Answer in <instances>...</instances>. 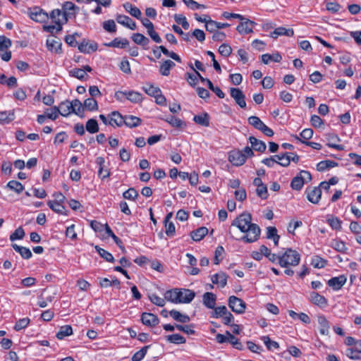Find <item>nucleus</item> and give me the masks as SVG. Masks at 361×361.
<instances>
[{
  "instance_id": "nucleus-18",
  "label": "nucleus",
  "mask_w": 361,
  "mask_h": 361,
  "mask_svg": "<svg viewBox=\"0 0 361 361\" xmlns=\"http://www.w3.org/2000/svg\"><path fill=\"white\" fill-rule=\"evenodd\" d=\"M98 47L97 43L95 42H89L86 40H83L79 45L78 49L80 52L85 54H90L91 52L95 51L97 49Z\"/></svg>"
},
{
  "instance_id": "nucleus-26",
  "label": "nucleus",
  "mask_w": 361,
  "mask_h": 361,
  "mask_svg": "<svg viewBox=\"0 0 361 361\" xmlns=\"http://www.w3.org/2000/svg\"><path fill=\"white\" fill-rule=\"evenodd\" d=\"M124 124L128 128H135L140 126L142 123V120L135 116L126 115L124 116Z\"/></svg>"
},
{
  "instance_id": "nucleus-48",
  "label": "nucleus",
  "mask_w": 361,
  "mask_h": 361,
  "mask_svg": "<svg viewBox=\"0 0 361 361\" xmlns=\"http://www.w3.org/2000/svg\"><path fill=\"white\" fill-rule=\"evenodd\" d=\"M149 345H146L142 348L140 350L136 352L132 357V361H141L147 353Z\"/></svg>"
},
{
  "instance_id": "nucleus-16",
  "label": "nucleus",
  "mask_w": 361,
  "mask_h": 361,
  "mask_svg": "<svg viewBox=\"0 0 361 361\" xmlns=\"http://www.w3.org/2000/svg\"><path fill=\"white\" fill-rule=\"evenodd\" d=\"M307 197L310 202L314 204L318 203L321 198L322 191L319 188H308L306 190Z\"/></svg>"
},
{
  "instance_id": "nucleus-15",
  "label": "nucleus",
  "mask_w": 361,
  "mask_h": 361,
  "mask_svg": "<svg viewBox=\"0 0 361 361\" xmlns=\"http://www.w3.org/2000/svg\"><path fill=\"white\" fill-rule=\"evenodd\" d=\"M141 321L144 325L154 326L159 324V318L152 313L144 312L141 316Z\"/></svg>"
},
{
  "instance_id": "nucleus-2",
  "label": "nucleus",
  "mask_w": 361,
  "mask_h": 361,
  "mask_svg": "<svg viewBox=\"0 0 361 361\" xmlns=\"http://www.w3.org/2000/svg\"><path fill=\"white\" fill-rule=\"evenodd\" d=\"M300 261V254L292 249H287L281 255L279 264L281 267H295Z\"/></svg>"
},
{
  "instance_id": "nucleus-30",
  "label": "nucleus",
  "mask_w": 361,
  "mask_h": 361,
  "mask_svg": "<svg viewBox=\"0 0 361 361\" xmlns=\"http://www.w3.org/2000/svg\"><path fill=\"white\" fill-rule=\"evenodd\" d=\"M262 62L264 64H268L270 61H274L279 63L281 61L282 57L278 53H274L273 54H264L261 56Z\"/></svg>"
},
{
  "instance_id": "nucleus-6",
  "label": "nucleus",
  "mask_w": 361,
  "mask_h": 361,
  "mask_svg": "<svg viewBox=\"0 0 361 361\" xmlns=\"http://www.w3.org/2000/svg\"><path fill=\"white\" fill-rule=\"evenodd\" d=\"M30 18L36 22L44 23L49 19L47 12L39 7H35L29 12Z\"/></svg>"
},
{
  "instance_id": "nucleus-53",
  "label": "nucleus",
  "mask_w": 361,
  "mask_h": 361,
  "mask_svg": "<svg viewBox=\"0 0 361 361\" xmlns=\"http://www.w3.org/2000/svg\"><path fill=\"white\" fill-rule=\"evenodd\" d=\"M30 319L28 317H25L20 319L15 324L14 329L16 331H20L25 328H26L30 324Z\"/></svg>"
},
{
  "instance_id": "nucleus-63",
  "label": "nucleus",
  "mask_w": 361,
  "mask_h": 361,
  "mask_svg": "<svg viewBox=\"0 0 361 361\" xmlns=\"http://www.w3.org/2000/svg\"><path fill=\"white\" fill-rule=\"evenodd\" d=\"M304 184V181L298 175L292 180L290 185L293 190H299L303 187Z\"/></svg>"
},
{
  "instance_id": "nucleus-21",
  "label": "nucleus",
  "mask_w": 361,
  "mask_h": 361,
  "mask_svg": "<svg viewBox=\"0 0 361 361\" xmlns=\"http://www.w3.org/2000/svg\"><path fill=\"white\" fill-rule=\"evenodd\" d=\"M319 325V333L322 335H328L329 332V323L324 315H319L317 317Z\"/></svg>"
},
{
  "instance_id": "nucleus-31",
  "label": "nucleus",
  "mask_w": 361,
  "mask_h": 361,
  "mask_svg": "<svg viewBox=\"0 0 361 361\" xmlns=\"http://www.w3.org/2000/svg\"><path fill=\"white\" fill-rule=\"evenodd\" d=\"M72 104L70 101H65L61 102L58 109L59 114L63 116H67L73 113Z\"/></svg>"
},
{
  "instance_id": "nucleus-24",
  "label": "nucleus",
  "mask_w": 361,
  "mask_h": 361,
  "mask_svg": "<svg viewBox=\"0 0 361 361\" xmlns=\"http://www.w3.org/2000/svg\"><path fill=\"white\" fill-rule=\"evenodd\" d=\"M123 6L126 11L130 13L132 16L136 18L137 19H140L142 13L137 7L133 6L129 2L123 4Z\"/></svg>"
},
{
  "instance_id": "nucleus-13",
  "label": "nucleus",
  "mask_w": 361,
  "mask_h": 361,
  "mask_svg": "<svg viewBox=\"0 0 361 361\" xmlns=\"http://www.w3.org/2000/svg\"><path fill=\"white\" fill-rule=\"evenodd\" d=\"M179 288H173V289H171V290H169L167 291H166V293H164V297H165V299L167 300V301H169L172 303H175V304H180V303H185V302L188 301L187 300H179L178 298V293H179Z\"/></svg>"
},
{
  "instance_id": "nucleus-39",
  "label": "nucleus",
  "mask_w": 361,
  "mask_h": 361,
  "mask_svg": "<svg viewBox=\"0 0 361 361\" xmlns=\"http://www.w3.org/2000/svg\"><path fill=\"white\" fill-rule=\"evenodd\" d=\"M133 41L140 45L146 46L149 44V40L145 35L140 33H135L132 36Z\"/></svg>"
},
{
  "instance_id": "nucleus-60",
  "label": "nucleus",
  "mask_w": 361,
  "mask_h": 361,
  "mask_svg": "<svg viewBox=\"0 0 361 361\" xmlns=\"http://www.w3.org/2000/svg\"><path fill=\"white\" fill-rule=\"evenodd\" d=\"M128 44V41L126 39H120L118 38H115L113 41L109 42L107 46L112 47H124Z\"/></svg>"
},
{
  "instance_id": "nucleus-11",
  "label": "nucleus",
  "mask_w": 361,
  "mask_h": 361,
  "mask_svg": "<svg viewBox=\"0 0 361 361\" xmlns=\"http://www.w3.org/2000/svg\"><path fill=\"white\" fill-rule=\"evenodd\" d=\"M347 278L344 275L333 277L327 281V284L334 290H338L345 285Z\"/></svg>"
},
{
  "instance_id": "nucleus-44",
  "label": "nucleus",
  "mask_w": 361,
  "mask_h": 361,
  "mask_svg": "<svg viewBox=\"0 0 361 361\" xmlns=\"http://www.w3.org/2000/svg\"><path fill=\"white\" fill-rule=\"evenodd\" d=\"M337 164L333 161L327 160V161H322L319 162L317 165V169L319 171H324L327 169L333 168L336 166Z\"/></svg>"
},
{
  "instance_id": "nucleus-51",
  "label": "nucleus",
  "mask_w": 361,
  "mask_h": 361,
  "mask_svg": "<svg viewBox=\"0 0 361 361\" xmlns=\"http://www.w3.org/2000/svg\"><path fill=\"white\" fill-rule=\"evenodd\" d=\"M84 107L89 111H94L98 109L97 101L94 98H87L84 102Z\"/></svg>"
},
{
  "instance_id": "nucleus-42",
  "label": "nucleus",
  "mask_w": 361,
  "mask_h": 361,
  "mask_svg": "<svg viewBox=\"0 0 361 361\" xmlns=\"http://www.w3.org/2000/svg\"><path fill=\"white\" fill-rule=\"evenodd\" d=\"M166 340L169 342L175 344H183L185 343L186 341L185 338L178 334L169 335L166 337Z\"/></svg>"
},
{
  "instance_id": "nucleus-41",
  "label": "nucleus",
  "mask_w": 361,
  "mask_h": 361,
  "mask_svg": "<svg viewBox=\"0 0 361 361\" xmlns=\"http://www.w3.org/2000/svg\"><path fill=\"white\" fill-rule=\"evenodd\" d=\"M261 340L263 341L266 347L269 350H273L274 349H279V345L277 342L271 341L270 338L267 336H264L261 338Z\"/></svg>"
},
{
  "instance_id": "nucleus-49",
  "label": "nucleus",
  "mask_w": 361,
  "mask_h": 361,
  "mask_svg": "<svg viewBox=\"0 0 361 361\" xmlns=\"http://www.w3.org/2000/svg\"><path fill=\"white\" fill-rule=\"evenodd\" d=\"M149 299L153 304L159 307H164L166 304V300L165 299V297L162 298L154 293L150 294L149 295Z\"/></svg>"
},
{
  "instance_id": "nucleus-14",
  "label": "nucleus",
  "mask_w": 361,
  "mask_h": 361,
  "mask_svg": "<svg viewBox=\"0 0 361 361\" xmlns=\"http://www.w3.org/2000/svg\"><path fill=\"white\" fill-rule=\"evenodd\" d=\"M109 125L114 127H120L124 124V116L118 111H113L109 115Z\"/></svg>"
},
{
  "instance_id": "nucleus-38",
  "label": "nucleus",
  "mask_w": 361,
  "mask_h": 361,
  "mask_svg": "<svg viewBox=\"0 0 361 361\" xmlns=\"http://www.w3.org/2000/svg\"><path fill=\"white\" fill-rule=\"evenodd\" d=\"M73 334L72 327L70 325H65L60 328L56 334V337L59 339H63Z\"/></svg>"
},
{
  "instance_id": "nucleus-29",
  "label": "nucleus",
  "mask_w": 361,
  "mask_h": 361,
  "mask_svg": "<svg viewBox=\"0 0 361 361\" xmlns=\"http://www.w3.org/2000/svg\"><path fill=\"white\" fill-rule=\"evenodd\" d=\"M176 66L174 62L171 60H166L160 65L159 72L164 76H168L170 74V71Z\"/></svg>"
},
{
  "instance_id": "nucleus-9",
  "label": "nucleus",
  "mask_w": 361,
  "mask_h": 361,
  "mask_svg": "<svg viewBox=\"0 0 361 361\" xmlns=\"http://www.w3.org/2000/svg\"><path fill=\"white\" fill-rule=\"evenodd\" d=\"M228 161L235 166H240L245 164V156L240 150H232L228 154Z\"/></svg>"
},
{
  "instance_id": "nucleus-61",
  "label": "nucleus",
  "mask_w": 361,
  "mask_h": 361,
  "mask_svg": "<svg viewBox=\"0 0 361 361\" xmlns=\"http://www.w3.org/2000/svg\"><path fill=\"white\" fill-rule=\"evenodd\" d=\"M25 236V231L22 227H18L16 231L10 235V240L14 241L16 240H21Z\"/></svg>"
},
{
  "instance_id": "nucleus-58",
  "label": "nucleus",
  "mask_w": 361,
  "mask_h": 361,
  "mask_svg": "<svg viewBox=\"0 0 361 361\" xmlns=\"http://www.w3.org/2000/svg\"><path fill=\"white\" fill-rule=\"evenodd\" d=\"M184 4L190 9L195 11L201 8H205V6L200 4L194 0H183Z\"/></svg>"
},
{
  "instance_id": "nucleus-8",
  "label": "nucleus",
  "mask_w": 361,
  "mask_h": 361,
  "mask_svg": "<svg viewBox=\"0 0 361 361\" xmlns=\"http://www.w3.org/2000/svg\"><path fill=\"white\" fill-rule=\"evenodd\" d=\"M240 23L237 26L236 30L240 35H247L253 32V27L255 23L245 18L244 20H240Z\"/></svg>"
},
{
  "instance_id": "nucleus-57",
  "label": "nucleus",
  "mask_w": 361,
  "mask_h": 361,
  "mask_svg": "<svg viewBox=\"0 0 361 361\" xmlns=\"http://www.w3.org/2000/svg\"><path fill=\"white\" fill-rule=\"evenodd\" d=\"M327 222L334 230H340L341 228V221L337 217L331 216L328 218Z\"/></svg>"
},
{
  "instance_id": "nucleus-33",
  "label": "nucleus",
  "mask_w": 361,
  "mask_h": 361,
  "mask_svg": "<svg viewBox=\"0 0 361 361\" xmlns=\"http://www.w3.org/2000/svg\"><path fill=\"white\" fill-rule=\"evenodd\" d=\"M12 247L24 259H30L32 255L30 250L28 247L20 246L17 244H13Z\"/></svg>"
},
{
  "instance_id": "nucleus-47",
  "label": "nucleus",
  "mask_w": 361,
  "mask_h": 361,
  "mask_svg": "<svg viewBox=\"0 0 361 361\" xmlns=\"http://www.w3.org/2000/svg\"><path fill=\"white\" fill-rule=\"evenodd\" d=\"M95 250L97 251L98 254L105 260L107 262H113L114 260V258L113 255L109 252L108 251L105 250L104 249H102L99 247V246H95Z\"/></svg>"
},
{
  "instance_id": "nucleus-10",
  "label": "nucleus",
  "mask_w": 361,
  "mask_h": 361,
  "mask_svg": "<svg viewBox=\"0 0 361 361\" xmlns=\"http://www.w3.org/2000/svg\"><path fill=\"white\" fill-rule=\"evenodd\" d=\"M230 93L231 97L240 107H246L245 96L240 89L232 87L230 90Z\"/></svg>"
},
{
  "instance_id": "nucleus-50",
  "label": "nucleus",
  "mask_w": 361,
  "mask_h": 361,
  "mask_svg": "<svg viewBox=\"0 0 361 361\" xmlns=\"http://www.w3.org/2000/svg\"><path fill=\"white\" fill-rule=\"evenodd\" d=\"M7 187L11 190L15 191L16 193L19 194L23 190V185L17 180H11L8 183Z\"/></svg>"
},
{
  "instance_id": "nucleus-36",
  "label": "nucleus",
  "mask_w": 361,
  "mask_h": 361,
  "mask_svg": "<svg viewBox=\"0 0 361 361\" xmlns=\"http://www.w3.org/2000/svg\"><path fill=\"white\" fill-rule=\"evenodd\" d=\"M15 118L14 112L12 111H1L0 112V123L8 124Z\"/></svg>"
},
{
  "instance_id": "nucleus-23",
  "label": "nucleus",
  "mask_w": 361,
  "mask_h": 361,
  "mask_svg": "<svg viewBox=\"0 0 361 361\" xmlns=\"http://www.w3.org/2000/svg\"><path fill=\"white\" fill-rule=\"evenodd\" d=\"M178 299L183 300H187L185 303L190 302L195 298V293L194 291L189 289L179 288Z\"/></svg>"
},
{
  "instance_id": "nucleus-7",
  "label": "nucleus",
  "mask_w": 361,
  "mask_h": 361,
  "mask_svg": "<svg viewBox=\"0 0 361 361\" xmlns=\"http://www.w3.org/2000/svg\"><path fill=\"white\" fill-rule=\"evenodd\" d=\"M49 18L51 19L53 23L59 24L61 25L66 23L68 21L66 13H63V11L60 9L53 10L49 16Z\"/></svg>"
},
{
  "instance_id": "nucleus-55",
  "label": "nucleus",
  "mask_w": 361,
  "mask_h": 361,
  "mask_svg": "<svg viewBox=\"0 0 361 361\" xmlns=\"http://www.w3.org/2000/svg\"><path fill=\"white\" fill-rule=\"evenodd\" d=\"M276 159L278 161L277 164L282 166H288L290 162V158L288 156V152L283 154L281 155H276Z\"/></svg>"
},
{
  "instance_id": "nucleus-25",
  "label": "nucleus",
  "mask_w": 361,
  "mask_h": 361,
  "mask_svg": "<svg viewBox=\"0 0 361 361\" xmlns=\"http://www.w3.org/2000/svg\"><path fill=\"white\" fill-rule=\"evenodd\" d=\"M172 213L170 212L166 214L164 219L165 228H166V234L168 236H172L175 233V226L173 222L170 221L172 218Z\"/></svg>"
},
{
  "instance_id": "nucleus-12",
  "label": "nucleus",
  "mask_w": 361,
  "mask_h": 361,
  "mask_svg": "<svg viewBox=\"0 0 361 361\" xmlns=\"http://www.w3.org/2000/svg\"><path fill=\"white\" fill-rule=\"evenodd\" d=\"M309 300L312 304L322 308L326 307L328 305L327 299L317 292H312L310 293Z\"/></svg>"
},
{
  "instance_id": "nucleus-64",
  "label": "nucleus",
  "mask_w": 361,
  "mask_h": 361,
  "mask_svg": "<svg viewBox=\"0 0 361 361\" xmlns=\"http://www.w3.org/2000/svg\"><path fill=\"white\" fill-rule=\"evenodd\" d=\"M123 196L125 199L135 200L138 196V193L135 189L131 188L125 191Z\"/></svg>"
},
{
  "instance_id": "nucleus-1",
  "label": "nucleus",
  "mask_w": 361,
  "mask_h": 361,
  "mask_svg": "<svg viewBox=\"0 0 361 361\" xmlns=\"http://www.w3.org/2000/svg\"><path fill=\"white\" fill-rule=\"evenodd\" d=\"M251 221V214L244 212L236 217L231 223V226L237 227L241 232L245 233L241 238V240L249 243L257 241L261 233L259 226L256 224H252Z\"/></svg>"
},
{
  "instance_id": "nucleus-20",
  "label": "nucleus",
  "mask_w": 361,
  "mask_h": 361,
  "mask_svg": "<svg viewBox=\"0 0 361 361\" xmlns=\"http://www.w3.org/2000/svg\"><path fill=\"white\" fill-rule=\"evenodd\" d=\"M203 304L209 309H214L216 305V297L210 292L205 293L202 296Z\"/></svg>"
},
{
  "instance_id": "nucleus-32",
  "label": "nucleus",
  "mask_w": 361,
  "mask_h": 361,
  "mask_svg": "<svg viewBox=\"0 0 361 361\" xmlns=\"http://www.w3.org/2000/svg\"><path fill=\"white\" fill-rule=\"evenodd\" d=\"M249 140L252 148L255 151L263 152L266 149V144L263 141L259 140L255 137H250Z\"/></svg>"
},
{
  "instance_id": "nucleus-54",
  "label": "nucleus",
  "mask_w": 361,
  "mask_h": 361,
  "mask_svg": "<svg viewBox=\"0 0 361 361\" xmlns=\"http://www.w3.org/2000/svg\"><path fill=\"white\" fill-rule=\"evenodd\" d=\"M326 262L319 256H314L312 257L311 264L317 269H321L325 267Z\"/></svg>"
},
{
  "instance_id": "nucleus-17",
  "label": "nucleus",
  "mask_w": 361,
  "mask_h": 361,
  "mask_svg": "<svg viewBox=\"0 0 361 361\" xmlns=\"http://www.w3.org/2000/svg\"><path fill=\"white\" fill-rule=\"evenodd\" d=\"M116 21L118 23L132 30L136 29V23L128 16L118 15L116 16Z\"/></svg>"
},
{
  "instance_id": "nucleus-5",
  "label": "nucleus",
  "mask_w": 361,
  "mask_h": 361,
  "mask_svg": "<svg viewBox=\"0 0 361 361\" xmlns=\"http://www.w3.org/2000/svg\"><path fill=\"white\" fill-rule=\"evenodd\" d=\"M228 306L236 314H243L246 309L245 302L242 299L234 295L229 297Z\"/></svg>"
},
{
  "instance_id": "nucleus-22",
  "label": "nucleus",
  "mask_w": 361,
  "mask_h": 361,
  "mask_svg": "<svg viewBox=\"0 0 361 361\" xmlns=\"http://www.w3.org/2000/svg\"><path fill=\"white\" fill-rule=\"evenodd\" d=\"M294 35V31L293 29H286L283 27H279L276 28L271 33V37L273 38H277L279 36H288L291 37Z\"/></svg>"
},
{
  "instance_id": "nucleus-4",
  "label": "nucleus",
  "mask_w": 361,
  "mask_h": 361,
  "mask_svg": "<svg viewBox=\"0 0 361 361\" xmlns=\"http://www.w3.org/2000/svg\"><path fill=\"white\" fill-rule=\"evenodd\" d=\"M115 97L118 100H122L123 98H126L133 103L140 102L143 99L142 95L135 91H118L116 92Z\"/></svg>"
},
{
  "instance_id": "nucleus-43",
  "label": "nucleus",
  "mask_w": 361,
  "mask_h": 361,
  "mask_svg": "<svg viewBox=\"0 0 361 361\" xmlns=\"http://www.w3.org/2000/svg\"><path fill=\"white\" fill-rule=\"evenodd\" d=\"M328 140H329V143H328L329 147L336 149H338V150L343 149V147L342 145H336L335 143L336 141L339 140V137H338V135H336L335 134H329L328 135Z\"/></svg>"
},
{
  "instance_id": "nucleus-37",
  "label": "nucleus",
  "mask_w": 361,
  "mask_h": 361,
  "mask_svg": "<svg viewBox=\"0 0 361 361\" xmlns=\"http://www.w3.org/2000/svg\"><path fill=\"white\" fill-rule=\"evenodd\" d=\"M165 121L169 123L172 127L174 128H183L185 126V123L178 118L173 116H170L165 119Z\"/></svg>"
},
{
  "instance_id": "nucleus-3",
  "label": "nucleus",
  "mask_w": 361,
  "mask_h": 361,
  "mask_svg": "<svg viewBox=\"0 0 361 361\" xmlns=\"http://www.w3.org/2000/svg\"><path fill=\"white\" fill-rule=\"evenodd\" d=\"M248 123L255 129L262 132L265 135L268 137L274 135V131L266 126L259 117L255 116H250L248 118Z\"/></svg>"
},
{
  "instance_id": "nucleus-40",
  "label": "nucleus",
  "mask_w": 361,
  "mask_h": 361,
  "mask_svg": "<svg viewBox=\"0 0 361 361\" xmlns=\"http://www.w3.org/2000/svg\"><path fill=\"white\" fill-rule=\"evenodd\" d=\"M47 45L51 51L57 53L61 50V44L56 39H48L47 40Z\"/></svg>"
},
{
  "instance_id": "nucleus-27",
  "label": "nucleus",
  "mask_w": 361,
  "mask_h": 361,
  "mask_svg": "<svg viewBox=\"0 0 361 361\" xmlns=\"http://www.w3.org/2000/svg\"><path fill=\"white\" fill-rule=\"evenodd\" d=\"M208 233L207 228L202 226L190 233V236L195 241L201 240Z\"/></svg>"
},
{
  "instance_id": "nucleus-56",
  "label": "nucleus",
  "mask_w": 361,
  "mask_h": 361,
  "mask_svg": "<svg viewBox=\"0 0 361 361\" xmlns=\"http://www.w3.org/2000/svg\"><path fill=\"white\" fill-rule=\"evenodd\" d=\"M76 8L77 7L71 1H66L63 5V13H66V16L68 17V15L73 14Z\"/></svg>"
},
{
  "instance_id": "nucleus-62",
  "label": "nucleus",
  "mask_w": 361,
  "mask_h": 361,
  "mask_svg": "<svg viewBox=\"0 0 361 361\" xmlns=\"http://www.w3.org/2000/svg\"><path fill=\"white\" fill-rule=\"evenodd\" d=\"M103 28L109 32H115L116 31V25L113 20H108L103 23Z\"/></svg>"
},
{
  "instance_id": "nucleus-45",
  "label": "nucleus",
  "mask_w": 361,
  "mask_h": 361,
  "mask_svg": "<svg viewBox=\"0 0 361 361\" xmlns=\"http://www.w3.org/2000/svg\"><path fill=\"white\" fill-rule=\"evenodd\" d=\"M85 128L86 130L90 133H96L99 131L97 121L94 118L89 119L87 121Z\"/></svg>"
},
{
  "instance_id": "nucleus-28",
  "label": "nucleus",
  "mask_w": 361,
  "mask_h": 361,
  "mask_svg": "<svg viewBox=\"0 0 361 361\" xmlns=\"http://www.w3.org/2000/svg\"><path fill=\"white\" fill-rule=\"evenodd\" d=\"M169 314L173 319L181 323H188L190 320V318L188 315L182 314L175 310H171L169 312Z\"/></svg>"
},
{
  "instance_id": "nucleus-19",
  "label": "nucleus",
  "mask_w": 361,
  "mask_h": 361,
  "mask_svg": "<svg viewBox=\"0 0 361 361\" xmlns=\"http://www.w3.org/2000/svg\"><path fill=\"white\" fill-rule=\"evenodd\" d=\"M211 280L213 283L216 284L219 288H224L227 283V276L224 272H219L214 274Z\"/></svg>"
},
{
  "instance_id": "nucleus-59",
  "label": "nucleus",
  "mask_w": 361,
  "mask_h": 361,
  "mask_svg": "<svg viewBox=\"0 0 361 361\" xmlns=\"http://www.w3.org/2000/svg\"><path fill=\"white\" fill-rule=\"evenodd\" d=\"M224 249L222 246H218L214 252V264H219L224 258Z\"/></svg>"
},
{
  "instance_id": "nucleus-34",
  "label": "nucleus",
  "mask_w": 361,
  "mask_h": 361,
  "mask_svg": "<svg viewBox=\"0 0 361 361\" xmlns=\"http://www.w3.org/2000/svg\"><path fill=\"white\" fill-rule=\"evenodd\" d=\"M193 121L197 124H199L204 127H207L209 126V116L207 113L195 116L193 118Z\"/></svg>"
},
{
  "instance_id": "nucleus-52",
  "label": "nucleus",
  "mask_w": 361,
  "mask_h": 361,
  "mask_svg": "<svg viewBox=\"0 0 361 361\" xmlns=\"http://www.w3.org/2000/svg\"><path fill=\"white\" fill-rule=\"evenodd\" d=\"M71 104H72L71 109L73 113L75 114L76 115H80L82 112L83 106L80 100L74 99L71 102Z\"/></svg>"
},
{
  "instance_id": "nucleus-35",
  "label": "nucleus",
  "mask_w": 361,
  "mask_h": 361,
  "mask_svg": "<svg viewBox=\"0 0 361 361\" xmlns=\"http://www.w3.org/2000/svg\"><path fill=\"white\" fill-rule=\"evenodd\" d=\"M47 204L49 207V208L56 213L67 215L66 209L63 204L49 200L48 201Z\"/></svg>"
},
{
  "instance_id": "nucleus-46",
  "label": "nucleus",
  "mask_w": 361,
  "mask_h": 361,
  "mask_svg": "<svg viewBox=\"0 0 361 361\" xmlns=\"http://www.w3.org/2000/svg\"><path fill=\"white\" fill-rule=\"evenodd\" d=\"M142 90L145 92L146 94L154 97L157 95V94L161 92V90L159 87H154V85L149 84L143 86Z\"/></svg>"
}]
</instances>
